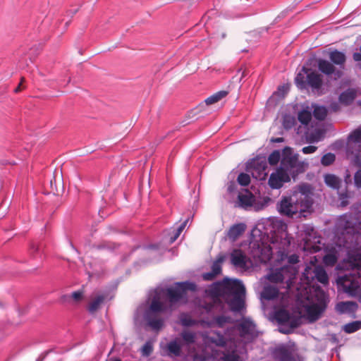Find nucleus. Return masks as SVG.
Returning <instances> with one entry per match:
<instances>
[{
    "label": "nucleus",
    "instance_id": "7",
    "mask_svg": "<svg viewBox=\"0 0 361 361\" xmlns=\"http://www.w3.org/2000/svg\"><path fill=\"white\" fill-rule=\"evenodd\" d=\"M298 157L290 147H287L283 149L280 166L271 174L269 179V185L271 188H281L284 183L289 182L291 178H295L307 169L308 163L299 161Z\"/></svg>",
    "mask_w": 361,
    "mask_h": 361
},
{
    "label": "nucleus",
    "instance_id": "26",
    "mask_svg": "<svg viewBox=\"0 0 361 361\" xmlns=\"http://www.w3.org/2000/svg\"><path fill=\"white\" fill-rule=\"evenodd\" d=\"M246 228L245 224H238L233 226L228 233V237L232 240H235L243 233Z\"/></svg>",
    "mask_w": 361,
    "mask_h": 361
},
{
    "label": "nucleus",
    "instance_id": "52",
    "mask_svg": "<svg viewBox=\"0 0 361 361\" xmlns=\"http://www.w3.org/2000/svg\"><path fill=\"white\" fill-rule=\"evenodd\" d=\"M311 269H312L310 267H307L305 269L304 276H306L307 279L309 278V275H311Z\"/></svg>",
    "mask_w": 361,
    "mask_h": 361
},
{
    "label": "nucleus",
    "instance_id": "33",
    "mask_svg": "<svg viewBox=\"0 0 361 361\" xmlns=\"http://www.w3.org/2000/svg\"><path fill=\"white\" fill-rule=\"evenodd\" d=\"M318 68L324 73L330 75L334 73V67L328 61L319 59L318 61Z\"/></svg>",
    "mask_w": 361,
    "mask_h": 361
},
{
    "label": "nucleus",
    "instance_id": "53",
    "mask_svg": "<svg viewBox=\"0 0 361 361\" xmlns=\"http://www.w3.org/2000/svg\"><path fill=\"white\" fill-rule=\"evenodd\" d=\"M279 90H282L283 92H286L288 90V86L283 85L279 88Z\"/></svg>",
    "mask_w": 361,
    "mask_h": 361
},
{
    "label": "nucleus",
    "instance_id": "12",
    "mask_svg": "<svg viewBox=\"0 0 361 361\" xmlns=\"http://www.w3.org/2000/svg\"><path fill=\"white\" fill-rule=\"evenodd\" d=\"M183 343L178 338H176L164 344L160 343L161 354L164 356L178 357L181 354Z\"/></svg>",
    "mask_w": 361,
    "mask_h": 361
},
{
    "label": "nucleus",
    "instance_id": "41",
    "mask_svg": "<svg viewBox=\"0 0 361 361\" xmlns=\"http://www.w3.org/2000/svg\"><path fill=\"white\" fill-rule=\"evenodd\" d=\"M153 350V341H149L142 348V354L144 356H149Z\"/></svg>",
    "mask_w": 361,
    "mask_h": 361
},
{
    "label": "nucleus",
    "instance_id": "48",
    "mask_svg": "<svg viewBox=\"0 0 361 361\" xmlns=\"http://www.w3.org/2000/svg\"><path fill=\"white\" fill-rule=\"evenodd\" d=\"M317 147L315 146H307L302 148V151L304 154H312L314 153L317 150Z\"/></svg>",
    "mask_w": 361,
    "mask_h": 361
},
{
    "label": "nucleus",
    "instance_id": "13",
    "mask_svg": "<svg viewBox=\"0 0 361 361\" xmlns=\"http://www.w3.org/2000/svg\"><path fill=\"white\" fill-rule=\"evenodd\" d=\"M352 231L353 233H350L349 238L353 240V267L361 269V252H360L361 250V232L357 231V233H355V230L353 228Z\"/></svg>",
    "mask_w": 361,
    "mask_h": 361
},
{
    "label": "nucleus",
    "instance_id": "32",
    "mask_svg": "<svg viewBox=\"0 0 361 361\" xmlns=\"http://www.w3.org/2000/svg\"><path fill=\"white\" fill-rule=\"evenodd\" d=\"M324 135V131L319 128L312 132L307 133V138L310 142H317L323 139Z\"/></svg>",
    "mask_w": 361,
    "mask_h": 361
},
{
    "label": "nucleus",
    "instance_id": "30",
    "mask_svg": "<svg viewBox=\"0 0 361 361\" xmlns=\"http://www.w3.org/2000/svg\"><path fill=\"white\" fill-rule=\"evenodd\" d=\"M230 322L231 319L229 317L222 315L214 318V319L212 322H207V324L209 326H216L219 327H223L226 324H228ZM201 323L204 324L206 323V322L202 321Z\"/></svg>",
    "mask_w": 361,
    "mask_h": 361
},
{
    "label": "nucleus",
    "instance_id": "11",
    "mask_svg": "<svg viewBox=\"0 0 361 361\" xmlns=\"http://www.w3.org/2000/svg\"><path fill=\"white\" fill-rule=\"evenodd\" d=\"M358 268L353 269L348 274L339 276L336 283L339 290L348 293L350 295L355 296L361 290V276L358 273Z\"/></svg>",
    "mask_w": 361,
    "mask_h": 361
},
{
    "label": "nucleus",
    "instance_id": "28",
    "mask_svg": "<svg viewBox=\"0 0 361 361\" xmlns=\"http://www.w3.org/2000/svg\"><path fill=\"white\" fill-rule=\"evenodd\" d=\"M299 121L304 126H307L312 119V108L306 106L298 114Z\"/></svg>",
    "mask_w": 361,
    "mask_h": 361
},
{
    "label": "nucleus",
    "instance_id": "25",
    "mask_svg": "<svg viewBox=\"0 0 361 361\" xmlns=\"http://www.w3.org/2000/svg\"><path fill=\"white\" fill-rule=\"evenodd\" d=\"M309 68L303 67L301 71L297 74L295 78V82L299 88H305L307 85V73H309Z\"/></svg>",
    "mask_w": 361,
    "mask_h": 361
},
{
    "label": "nucleus",
    "instance_id": "57",
    "mask_svg": "<svg viewBox=\"0 0 361 361\" xmlns=\"http://www.w3.org/2000/svg\"><path fill=\"white\" fill-rule=\"evenodd\" d=\"M20 85H18V86L15 89V92H19V91H20Z\"/></svg>",
    "mask_w": 361,
    "mask_h": 361
},
{
    "label": "nucleus",
    "instance_id": "49",
    "mask_svg": "<svg viewBox=\"0 0 361 361\" xmlns=\"http://www.w3.org/2000/svg\"><path fill=\"white\" fill-rule=\"evenodd\" d=\"M294 123V119L290 118H286L284 120L285 128H290Z\"/></svg>",
    "mask_w": 361,
    "mask_h": 361
},
{
    "label": "nucleus",
    "instance_id": "19",
    "mask_svg": "<svg viewBox=\"0 0 361 361\" xmlns=\"http://www.w3.org/2000/svg\"><path fill=\"white\" fill-rule=\"evenodd\" d=\"M224 259V257L223 256H219L212 266V272L204 274L203 279L206 281H211L219 274L221 271V264Z\"/></svg>",
    "mask_w": 361,
    "mask_h": 361
},
{
    "label": "nucleus",
    "instance_id": "51",
    "mask_svg": "<svg viewBox=\"0 0 361 361\" xmlns=\"http://www.w3.org/2000/svg\"><path fill=\"white\" fill-rule=\"evenodd\" d=\"M347 198V195H341V205L345 206L348 204L347 201L345 200V199Z\"/></svg>",
    "mask_w": 361,
    "mask_h": 361
},
{
    "label": "nucleus",
    "instance_id": "14",
    "mask_svg": "<svg viewBox=\"0 0 361 361\" xmlns=\"http://www.w3.org/2000/svg\"><path fill=\"white\" fill-rule=\"evenodd\" d=\"M347 150L358 157L361 152V128L352 132L348 138Z\"/></svg>",
    "mask_w": 361,
    "mask_h": 361
},
{
    "label": "nucleus",
    "instance_id": "45",
    "mask_svg": "<svg viewBox=\"0 0 361 361\" xmlns=\"http://www.w3.org/2000/svg\"><path fill=\"white\" fill-rule=\"evenodd\" d=\"M187 224V221H185L183 223L181 224V225L179 226V227L176 229V233L173 236L171 237L169 240L170 243H173L180 235L183 229L185 228Z\"/></svg>",
    "mask_w": 361,
    "mask_h": 361
},
{
    "label": "nucleus",
    "instance_id": "59",
    "mask_svg": "<svg viewBox=\"0 0 361 361\" xmlns=\"http://www.w3.org/2000/svg\"><path fill=\"white\" fill-rule=\"evenodd\" d=\"M112 361H121V360H119V359H116V360H112Z\"/></svg>",
    "mask_w": 361,
    "mask_h": 361
},
{
    "label": "nucleus",
    "instance_id": "42",
    "mask_svg": "<svg viewBox=\"0 0 361 361\" xmlns=\"http://www.w3.org/2000/svg\"><path fill=\"white\" fill-rule=\"evenodd\" d=\"M334 161L335 155L332 153L324 154L321 159V162L324 166H329Z\"/></svg>",
    "mask_w": 361,
    "mask_h": 361
},
{
    "label": "nucleus",
    "instance_id": "40",
    "mask_svg": "<svg viewBox=\"0 0 361 361\" xmlns=\"http://www.w3.org/2000/svg\"><path fill=\"white\" fill-rule=\"evenodd\" d=\"M281 353V361H293L290 353L284 347L278 350Z\"/></svg>",
    "mask_w": 361,
    "mask_h": 361
},
{
    "label": "nucleus",
    "instance_id": "15",
    "mask_svg": "<svg viewBox=\"0 0 361 361\" xmlns=\"http://www.w3.org/2000/svg\"><path fill=\"white\" fill-rule=\"evenodd\" d=\"M304 231L307 233V236L303 238V244L302 246V249L305 252H308L310 253H314L318 252L320 250V245H317L316 243L320 244L319 240H317L314 242V244L311 243V238L313 236L314 229L310 226H304Z\"/></svg>",
    "mask_w": 361,
    "mask_h": 361
},
{
    "label": "nucleus",
    "instance_id": "60",
    "mask_svg": "<svg viewBox=\"0 0 361 361\" xmlns=\"http://www.w3.org/2000/svg\"><path fill=\"white\" fill-rule=\"evenodd\" d=\"M336 74L338 75V77L340 76V72H338Z\"/></svg>",
    "mask_w": 361,
    "mask_h": 361
},
{
    "label": "nucleus",
    "instance_id": "55",
    "mask_svg": "<svg viewBox=\"0 0 361 361\" xmlns=\"http://www.w3.org/2000/svg\"><path fill=\"white\" fill-rule=\"evenodd\" d=\"M257 232H260V230L259 229H254L252 231V235L255 236L256 235Z\"/></svg>",
    "mask_w": 361,
    "mask_h": 361
},
{
    "label": "nucleus",
    "instance_id": "37",
    "mask_svg": "<svg viewBox=\"0 0 361 361\" xmlns=\"http://www.w3.org/2000/svg\"><path fill=\"white\" fill-rule=\"evenodd\" d=\"M361 329V321H355L345 324L343 329L348 334H352Z\"/></svg>",
    "mask_w": 361,
    "mask_h": 361
},
{
    "label": "nucleus",
    "instance_id": "46",
    "mask_svg": "<svg viewBox=\"0 0 361 361\" xmlns=\"http://www.w3.org/2000/svg\"><path fill=\"white\" fill-rule=\"evenodd\" d=\"M250 178L249 175L244 173H241L239 174L238 177V182L240 185L244 186L247 185L250 183Z\"/></svg>",
    "mask_w": 361,
    "mask_h": 361
},
{
    "label": "nucleus",
    "instance_id": "21",
    "mask_svg": "<svg viewBox=\"0 0 361 361\" xmlns=\"http://www.w3.org/2000/svg\"><path fill=\"white\" fill-rule=\"evenodd\" d=\"M357 309V305L354 302H341L336 306V310L338 312L343 313H353Z\"/></svg>",
    "mask_w": 361,
    "mask_h": 361
},
{
    "label": "nucleus",
    "instance_id": "56",
    "mask_svg": "<svg viewBox=\"0 0 361 361\" xmlns=\"http://www.w3.org/2000/svg\"><path fill=\"white\" fill-rule=\"evenodd\" d=\"M350 175H347L346 177H345V182H348V180H350Z\"/></svg>",
    "mask_w": 361,
    "mask_h": 361
},
{
    "label": "nucleus",
    "instance_id": "38",
    "mask_svg": "<svg viewBox=\"0 0 361 361\" xmlns=\"http://www.w3.org/2000/svg\"><path fill=\"white\" fill-rule=\"evenodd\" d=\"M283 152H281L279 150H275L268 157L269 163L271 165H276L279 161L282 160Z\"/></svg>",
    "mask_w": 361,
    "mask_h": 361
},
{
    "label": "nucleus",
    "instance_id": "43",
    "mask_svg": "<svg viewBox=\"0 0 361 361\" xmlns=\"http://www.w3.org/2000/svg\"><path fill=\"white\" fill-rule=\"evenodd\" d=\"M187 224V221H185L183 223L181 224V225L179 226V227L176 229V233L173 236L171 237L169 240L170 243H173L180 235L183 229L185 228Z\"/></svg>",
    "mask_w": 361,
    "mask_h": 361
},
{
    "label": "nucleus",
    "instance_id": "1",
    "mask_svg": "<svg viewBox=\"0 0 361 361\" xmlns=\"http://www.w3.org/2000/svg\"><path fill=\"white\" fill-rule=\"evenodd\" d=\"M257 336L255 325L245 319L238 327L227 330L224 335L212 331L203 335L204 347L193 355L194 361H242L238 349Z\"/></svg>",
    "mask_w": 361,
    "mask_h": 361
},
{
    "label": "nucleus",
    "instance_id": "58",
    "mask_svg": "<svg viewBox=\"0 0 361 361\" xmlns=\"http://www.w3.org/2000/svg\"><path fill=\"white\" fill-rule=\"evenodd\" d=\"M255 209H257V210H259V209H261V207H256V206H255Z\"/></svg>",
    "mask_w": 361,
    "mask_h": 361
},
{
    "label": "nucleus",
    "instance_id": "50",
    "mask_svg": "<svg viewBox=\"0 0 361 361\" xmlns=\"http://www.w3.org/2000/svg\"><path fill=\"white\" fill-rule=\"evenodd\" d=\"M236 189V184L234 182H231L228 183V187H227V190L230 192V193H232L233 192H234Z\"/></svg>",
    "mask_w": 361,
    "mask_h": 361
},
{
    "label": "nucleus",
    "instance_id": "36",
    "mask_svg": "<svg viewBox=\"0 0 361 361\" xmlns=\"http://www.w3.org/2000/svg\"><path fill=\"white\" fill-rule=\"evenodd\" d=\"M314 109V116L318 120H324L327 114V110L324 106H317L312 105V109Z\"/></svg>",
    "mask_w": 361,
    "mask_h": 361
},
{
    "label": "nucleus",
    "instance_id": "27",
    "mask_svg": "<svg viewBox=\"0 0 361 361\" xmlns=\"http://www.w3.org/2000/svg\"><path fill=\"white\" fill-rule=\"evenodd\" d=\"M83 298V292L81 290L75 291L71 295H66L62 297V300L69 304L75 305L80 302Z\"/></svg>",
    "mask_w": 361,
    "mask_h": 361
},
{
    "label": "nucleus",
    "instance_id": "44",
    "mask_svg": "<svg viewBox=\"0 0 361 361\" xmlns=\"http://www.w3.org/2000/svg\"><path fill=\"white\" fill-rule=\"evenodd\" d=\"M187 224V221H185L183 223L181 224V225L179 226V227L176 229V233L173 236L171 237L169 240L170 243H173L180 235L183 229L185 228Z\"/></svg>",
    "mask_w": 361,
    "mask_h": 361
},
{
    "label": "nucleus",
    "instance_id": "24",
    "mask_svg": "<svg viewBox=\"0 0 361 361\" xmlns=\"http://www.w3.org/2000/svg\"><path fill=\"white\" fill-rule=\"evenodd\" d=\"M105 297L103 294H97L92 298L88 305V310L91 313L96 312L103 303Z\"/></svg>",
    "mask_w": 361,
    "mask_h": 361
},
{
    "label": "nucleus",
    "instance_id": "16",
    "mask_svg": "<svg viewBox=\"0 0 361 361\" xmlns=\"http://www.w3.org/2000/svg\"><path fill=\"white\" fill-rule=\"evenodd\" d=\"M267 162L265 160H254L249 166V171L253 178L259 180H264L267 176Z\"/></svg>",
    "mask_w": 361,
    "mask_h": 361
},
{
    "label": "nucleus",
    "instance_id": "29",
    "mask_svg": "<svg viewBox=\"0 0 361 361\" xmlns=\"http://www.w3.org/2000/svg\"><path fill=\"white\" fill-rule=\"evenodd\" d=\"M325 183L333 189H338L341 180L334 174H325L324 176Z\"/></svg>",
    "mask_w": 361,
    "mask_h": 361
},
{
    "label": "nucleus",
    "instance_id": "23",
    "mask_svg": "<svg viewBox=\"0 0 361 361\" xmlns=\"http://www.w3.org/2000/svg\"><path fill=\"white\" fill-rule=\"evenodd\" d=\"M358 90L356 89H348V90L343 92L340 97L339 100L344 104H349L353 102L355 97L357 96Z\"/></svg>",
    "mask_w": 361,
    "mask_h": 361
},
{
    "label": "nucleus",
    "instance_id": "4",
    "mask_svg": "<svg viewBox=\"0 0 361 361\" xmlns=\"http://www.w3.org/2000/svg\"><path fill=\"white\" fill-rule=\"evenodd\" d=\"M211 292L213 303L207 307L208 312H226L223 300L233 312H239L244 307L245 288L239 280L225 279L214 284Z\"/></svg>",
    "mask_w": 361,
    "mask_h": 361
},
{
    "label": "nucleus",
    "instance_id": "10",
    "mask_svg": "<svg viewBox=\"0 0 361 361\" xmlns=\"http://www.w3.org/2000/svg\"><path fill=\"white\" fill-rule=\"evenodd\" d=\"M286 249L287 248L281 250L282 252H279V250H276L278 257L280 258L281 261L287 259L289 264L271 271V273L267 275V279L273 283H279L285 281L287 288H291V286L298 274V269L295 265L298 262V256L291 255L288 257L286 253Z\"/></svg>",
    "mask_w": 361,
    "mask_h": 361
},
{
    "label": "nucleus",
    "instance_id": "6",
    "mask_svg": "<svg viewBox=\"0 0 361 361\" xmlns=\"http://www.w3.org/2000/svg\"><path fill=\"white\" fill-rule=\"evenodd\" d=\"M297 301L301 317L312 322L317 320L325 310L328 298L319 287L308 286L297 295Z\"/></svg>",
    "mask_w": 361,
    "mask_h": 361
},
{
    "label": "nucleus",
    "instance_id": "22",
    "mask_svg": "<svg viewBox=\"0 0 361 361\" xmlns=\"http://www.w3.org/2000/svg\"><path fill=\"white\" fill-rule=\"evenodd\" d=\"M312 273L313 276H311L312 279L315 278L319 282L324 285L328 283L329 277L323 267L319 266L314 267Z\"/></svg>",
    "mask_w": 361,
    "mask_h": 361
},
{
    "label": "nucleus",
    "instance_id": "2",
    "mask_svg": "<svg viewBox=\"0 0 361 361\" xmlns=\"http://www.w3.org/2000/svg\"><path fill=\"white\" fill-rule=\"evenodd\" d=\"M264 235L260 239L254 238L250 243V254L254 259L262 263H267L273 255L274 250L288 248L291 243V238L288 233L286 223L278 218H269L264 221Z\"/></svg>",
    "mask_w": 361,
    "mask_h": 361
},
{
    "label": "nucleus",
    "instance_id": "31",
    "mask_svg": "<svg viewBox=\"0 0 361 361\" xmlns=\"http://www.w3.org/2000/svg\"><path fill=\"white\" fill-rule=\"evenodd\" d=\"M329 58L333 63L337 65H342L345 61V54L337 50L330 51Z\"/></svg>",
    "mask_w": 361,
    "mask_h": 361
},
{
    "label": "nucleus",
    "instance_id": "20",
    "mask_svg": "<svg viewBox=\"0 0 361 361\" xmlns=\"http://www.w3.org/2000/svg\"><path fill=\"white\" fill-rule=\"evenodd\" d=\"M322 84L321 75L316 71L310 69L307 73V85L310 86L312 89L319 90Z\"/></svg>",
    "mask_w": 361,
    "mask_h": 361
},
{
    "label": "nucleus",
    "instance_id": "3",
    "mask_svg": "<svg viewBox=\"0 0 361 361\" xmlns=\"http://www.w3.org/2000/svg\"><path fill=\"white\" fill-rule=\"evenodd\" d=\"M195 285L190 282L178 283L169 288H157L154 291L152 302L144 314V319L153 329L158 331L164 325V320L158 313L173 310L178 305L185 302L188 291H194Z\"/></svg>",
    "mask_w": 361,
    "mask_h": 361
},
{
    "label": "nucleus",
    "instance_id": "8",
    "mask_svg": "<svg viewBox=\"0 0 361 361\" xmlns=\"http://www.w3.org/2000/svg\"><path fill=\"white\" fill-rule=\"evenodd\" d=\"M312 188L307 183L295 187L289 196H283L277 204L280 214L293 217L298 213L307 212L312 205Z\"/></svg>",
    "mask_w": 361,
    "mask_h": 361
},
{
    "label": "nucleus",
    "instance_id": "9",
    "mask_svg": "<svg viewBox=\"0 0 361 361\" xmlns=\"http://www.w3.org/2000/svg\"><path fill=\"white\" fill-rule=\"evenodd\" d=\"M285 293H279L278 289L271 286L264 287L262 292L263 298L269 300H273L274 305V318L280 324H290L291 316L288 311V307L290 305V298L288 293V288Z\"/></svg>",
    "mask_w": 361,
    "mask_h": 361
},
{
    "label": "nucleus",
    "instance_id": "18",
    "mask_svg": "<svg viewBox=\"0 0 361 361\" xmlns=\"http://www.w3.org/2000/svg\"><path fill=\"white\" fill-rule=\"evenodd\" d=\"M255 202V196L247 190L240 192L238 195L239 205L243 208L252 207Z\"/></svg>",
    "mask_w": 361,
    "mask_h": 361
},
{
    "label": "nucleus",
    "instance_id": "54",
    "mask_svg": "<svg viewBox=\"0 0 361 361\" xmlns=\"http://www.w3.org/2000/svg\"><path fill=\"white\" fill-rule=\"evenodd\" d=\"M274 142H283V138L282 137H278L276 139H275L274 140H273Z\"/></svg>",
    "mask_w": 361,
    "mask_h": 361
},
{
    "label": "nucleus",
    "instance_id": "39",
    "mask_svg": "<svg viewBox=\"0 0 361 361\" xmlns=\"http://www.w3.org/2000/svg\"><path fill=\"white\" fill-rule=\"evenodd\" d=\"M181 336L188 345L193 343L196 339V334L188 331H183Z\"/></svg>",
    "mask_w": 361,
    "mask_h": 361
},
{
    "label": "nucleus",
    "instance_id": "47",
    "mask_svg": "<svg viewBox=\"0 0 361 361\" xmlns=\"http://www.w3.org/2000/svg\"><path fill=\"white\" fill-rule=\"evenodd\" d=\"M354 183L356 188H361V169L358 170L354 175Z\"/></svg>",
    "mask_w": 361,
    "mask_h": 361
},
{
    "label": "nucleus",
    "instance_id": "35",
    "mask_svg": "<svg viewBox=\"0 0 361 361\" xmlns=\"http://www.w3.org/2000/svg\"><path fill=\"white\" fill-rule=\"evenodd\" d=\"M179 319L180 324L183 326H191L198 323V321L192 319L190 314L185 313L180 315Z\"/></svg>",
    "mask_w": 361,
    "mask_h": 361
},
{
    "label": "nucleus",
    "instance_id": "5",
    "mask_svg": "<svg viewBox=\"0 0 361 361\" xmlns=\"http://www.w3.org/2000/svg\"><path fill=\"white\" fill-rule=\"evenodd\" d=\"M352 217L350 216H341L338 219L336 224V235L331 244L326 247V254L323 257V262L327 267H333L337 260L343 257L353 267V240L349 235L353 233L352 229L348 226L351 222Z\"/></svg>",
    "mask_w": 361,
    "mask_h": 361
},
{
    "label": "nucleus",
    "instance_id": "34",
    "mask_svg": "<svg viewBox=\"0 0 361 361\" xmlns=\"http://www.w3.org/2000/svg\"><path fill=\"white\" fill-rule=\"evenodd\" d=\"M228 94V92L226 91H220L218 92L213 95L205 99V103L207 105L213 104L214 103L218 102L221 99L225 97Z\"/></svg>",
    "mask_w": 361,
    "mask_h": 361
},
{
    "label": "nucleus",
    "instance_id": "17",
    "mask_svg": "<svg viewBox=\"0 0 361 361\" xmlns=\"http://www.w3.org/2000/svg\"><path fill=\"white\" fill-rule=\"evenodd\" d=\"M232 264L239 268L249 269L252 263L251 260L240 250H234L231 255Z\"/></svg>",
    "mask_w": 361,
    "mask_h": 361
}]
</instances>
